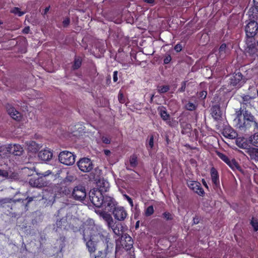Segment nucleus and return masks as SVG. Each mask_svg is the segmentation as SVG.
Segmentation results:
<instances>
[{"instance_id":"nucleus-1","label":"nucleus","mask_w":258,"mask_h":258,"mask_svg":"<svg viewBox=\"0 0 258 258\" xmlns=\"http://www.w3.org/2000/svg\"><path fill=\"white\" fill-rule=\"evenodd\" d=\"M83 239L85 242L88 250L90 253L94 252L97 249V243H102L104 247L105 256L111 253L113 244L110 241L108 234L95 224L93 219L87 220L83 224Z\"/></svg>"},{"instance_id":"nucleus-2","label":"nucleus","mask_w":258,"mask_h":258,"mask_svg":"<svg viewBox=\"0 0 258 258\" xmlns=\"http://www.w3.org/2000/svg\"><path fill=\"white\" fill-rule=\"evenodd\" d=\"M235 115V125L240 131L245 132L252 130L258 131V122L248 110L241 107L236 111Z\"/></svg>"},{"instance_id":"nucleus-3","label":"nucleus","mask_w":258,"mask_h":258,"mask_svg":"<svg viewBox=\"0 0 258 258\" xmlns=\"http://www.w3.org/2000/svg\"><path fill=\"white\" fill-rule=\"evenodd\" d=\"M116 241L115 252L117 253L123 249L126 250L131 249L133 247V241L131 236L124 234L120 238H117Z\"/></svg>"},{"instance_id":"nucleus-4","label":"nucleus","mask_w":258,"mask_h":258,"mask_svg":"<svg viewBox=\"0 0 258 258\" xmlns=\"http://www.w3.org/2000/svg\"><path fill=\"white\" fill-rule=\"evenodd\" d=\"M108 197L105 198L102 195L101 191L95 188L89 192V198L92 203L96 207H104V202ZM108 198H110L108 197Z\"/></svg>"},{"instance_id":"nucleus-5","label":"nucleus","mask_w":258,"mask_h":258,"mask_svg":"<svg viewBox=\"0 0 258 258\" xmlns=\"http://www.w3.org/2000/svg\"><path fill=\"white\" fill-rule=\"evenodd\" d=\"M112 199L107 198L104 202L103 211L101 215L103 218L107 222L109 227L112 228L111 222L112 221L111 215L109 212H111L112 208Z\"/></svg>"},{"instance_id":"nucleus-6","label":"nucleus","mask_w":258,"mask_h":258,"mask_svg":"<svg viewBox=\"0 0 258 258\" xmlns=\"http://www.w3.org/2000/svg\"><path fill=\"white\" fill-rule=\"evenodd\" d=\"M58 160L62 164L66 165H72L75 162L76 156L71 152L63 151L59 154Z\"/></svg>"},{"instance_id":"nucleus-7","label":"nucleus","mask_w":258,"mask_h":258,"mask_svg":"<svg viewBox=\"0 0 258 258\" xmlns=\"http://www.w3.org/2000/svg\"><path fill=\"white\" fill-rule=\"evenodd\" d=\"M245 32L248 38H252L258 32V24L256 21H250L245 26Z\"/></svg>"},{"instance_id":"nucleus-8","label":"nucleus","mask_w":258,"mask_h":258,"mask_svg":"<svg viewBox=\"0 0 258 258\" xmlns=\"http://www.w3.org/2000/svg\"><path fill=\"white\" fill-rule=\"evenodd\" d=\"M79 168L84 172H88L93 169V164L88 158H83L77 162Z\"/></svg>"},{"instance_id":"nucleus-9","label":"nucleus","mask_w":258,"mask_h":258,"mask_svg":"<svg viewBox=\"0 0 258 258\" xmlns=\"http://www.w3.org/2000/svg\"><path fill=\"white\" fill-rule=\"evenodd\" d=\"M72 195L76 200L83 201L86 197V189L83 186H77L74 188Z\"/></svg>"},{"instance_id":"nucleus-10","label":"nucleus","mask_w":258,"mask_h":258,"mask_svg":"<svg viewBox=\"0 0 258 258\" xmlns=\"http://www.w3.org/2000/svg\"><path fill=\"white\" fill-rule=\"evenodd\" d=\"M32 187L41 188L47 186L48 182L45 180L42 176L37 178L32 177L30 179L29 182Z\"/></svg>"},{"instance_id":"nucleus-11","label":"nucleus","mask_w":258,"mask_h":258,"mask_svg":"<svg viewBox=\"0 0 258 258\" xmlns=\"http://www.w3.org/2000/svg\"><path fill=\"white\" fill-rule=\"evenodd\" d=\"M188 186L194 192L199 195L202 196L204 194V191L201 184L196 181H189L187 182Z\"/></svg>"},{"instance_id":"nucleus-12","label":"nucleus","mask_w":258,"mask_h":258,"mask_svg":"<svg viewBox=\"0 0 258 258\" xmlns=\"http://www.w3.org/2000/svg\"><path fill=\"white\" fill-rule=\"evenodd\" d=\"M247 52L251 55H258V49L252 38H248L246 41Z\"/></svg>"},{"instance_id":"nucleus-13","label":"nucleus","mask_w":258,"mask_h":258,"mask_svg":"<svg viewBox=\"0 0 258 258\" xmlns=\"http://www.w3.org/2000/svg\"><path fill=\"white\" fill-rule=\"evenodd\" d=\"M7 151L15 156H20L23 152L22 147L20 145L16 144L9 145L7 147Z\"/></svg>"},{"instance_id":"nucleus-14","label":"nucleus","mask_w":258,"mask_h":258,"mask_svg":"<svg viewBox=\"0 0 258 258\" xmlns=\"http://www.w3.org/2000/svg\"><path fill=\"white\" fill-rule=\"evenodd\" d=\"M230 83L233 86L239 87L243 82L242 81V75L240 72L234 73L231 77Z\"/></svg>"},{"instance_id":"nucleus-15","label":"nucleus","mask_w":258,"mask_h":258,"mask_svg":"<svg viewBox=\"0 0 258 258\" xmlns=\"http://www.w3.org/2000/svg\"><path fill=\"white\" fill-rule=\"evenodd\" d=\"M7 110L8 114L14 119L16 120H19L20 119L21 117V113L16 110L12 106L8 105L7 106Z\"/></svg>"},{"instance_id":"nucleus-16","label":"nucleus","mask_w":258,"mask_h":258,"mask_svg":"<svg viewBox=\"0 0 258 258\" xmlns=\"http://www.w3.org/2000/svg\"><path fill=\"white\" fill-rule=\"evenodd\" d=\"M114 216L117 220L121 221L125 218L126 213L123 208H114Z\"/></svg>"},{"instance_id":"nucleus-17","label":"nucleus","mask_w":258,"mask_h":258,"mask_svg":"<svg viewBox=\"0 0 258 258\" xmlns=\"http://www.w3.org/2000/svg\"><path fill=\"white\" fill-rule=\"evenodd\" d=\"M245 154L249 156L251 160L258 161V149L249 147L246 149Z\"/></svg>"},{"instance_id":"nucleus-18","label":"nucleus","mask_w":258,"mask_h":258,"mask_svg":"<svg viewBox=\"0 0 258 258\" xmlns=\"http://www.w3.org/2000/svg\"><path fill=\"white\" fill-rule=\"evenodd\" d=\"M211 114L215 120H219L221 117V112L219 105H215L212 106L211 109Z\"/></svg>"},{"instance_id":"nucleus-19","label":"nucleus","mask_w":258,"mask_h":258,"mask_svg":"<svg viewBox=\"0 0 258 258\" xmlns=\"http://www.w3.org/2000/svg\"><path fill=\"white\" fill-rule=\"evenodd\" d=\"M97 184L98 188L96 189L100 190L102 193L103 192L107 191L109 188V184L108 182L103 179H99L97 182Z\"/></svg>"},{"instance_id":"nucleus-20","label":"nucleus","mask_w":258,"mask_h":258,"mask_svg":"<svg viewBox=\"0 0 258 258\" xmlns=\"http://www.w3.org/2000/svg\"><path fill=\"white\" fill-rule=\"evenodd\" d=\"M39 158L43 161H49L52 157V153L48 150H44L38 153Z\"/></svg>"},{"instance_id":"nucleus-21","label":"nucleus","mask_w":258,"mask_h":258,"mask_svg":"<svg viewBox=\"0 0 258 258\" xmlns=\"http://www.w3.org/2000/svg\"><path fill=\"white\" fill-rule=\"evenodd\" d=\"M229 53V50L227 47L226 44L223 43L220 46L218 52L216 54L218 57L224 58Z\"/></svg>"},{"instance_id":"nucleus-22","label":"nucleus","mask_w":258,"mask_h":258,"mask_svg":"<svg viewBox=\"0 0 258 258\" xmlns=\"http://www.w3.org/2000/svg\"><path fill=\"white\" fill-rule=\"evenodd\" d=\"M242 100L241 104L245 105L246 106H251L253 105V100L255 98V96H250L248 95H243L241 96Z\"/></svg>"},{"instance_id":"nucleus-23","label":"nucleus","mask_w":258,"mask_h":258,"mask_svg":"<svg viewBox=\"0 0 258 258\" xmlns=\"http://www.w3.org/2000/svg\"><path fill=\"white\" fill-rule=\"evenodd\" d=\"M124 232V228L122 226V225L118 223L116 224V226L115 228H114V234H115L116 236H114V238L117 239V238H120V237L122 236V235H123L124 234H123Z\"/></svg>"},{"instance_id":"nucleus-24","label":"nucleus","mask_w":258,"mask_h":258,"mask_svg":"<svg viewBox=\"0 0 258 258\" xmlns=\"http://www.w3.org/2000/svg\"><path fill=\"white\" fill-rule=\"evenodd\" d=\"M211 175L212 181L214 184L215 187H217L219 185V176L218 172L213 167L211 169Z\"/></svg>"},{"instance_id":"nucleus-25","label":"nucleus","mask_w":258,"mask_h":258,"mask_svg":"<svg viewBox=\"0 0 258 258\" xmlns=\"http://www.w3.org/2000/svg\"><path fill=\"white\" fill-rule=\"evenodd\" d=\"M249 21H256L258 19V10L256 8H251L248 12Z\"/></svg>"},{"instance_id":"nucleus-26","label":"nucleus","mask_w":258,"mask_h":258,"mask_svg":"<svg viewBox=\"0 0 258 258\" xmlns=\"http://www.w3.org/2000/svg\"><path fill=\"white\" fill-rule=\"evenodd\" d=\"M54 198L55 196L53 192H46L43 195L42 199L46 200L47 204H52L55 200Z\"/></svg>"},{"instance_id":"nucleus-27","label":"nucleus","mask_w":258,"mask_h":258,"mask_svg":"<svg viewBox=\"0 0 258 258\" xmlns=\"http://www.w3.org/2000/svg\"><path fill=\"white\" fill-rule=\"evenodd\" d=\"M248 141L251 145L258 147V132L250 136Z\"/></svg>"},{"instance_id":"nucleus-28","label":"nucleus","mask_w":258,"mask_h":258,"mask_svg":"<svg viewBox=\"0 0 258 258\" xmlns=\"http://www.w3.org/2000/svg\"><path fill=\"white\" fill-rule=\"evenodd\" d=\"M236 144L237 146H238L239 148L243 149L244 150L245 153L246 149H247L250 147L246 144L244 139H242L240 138L236 139Z\"/></svg>"},{"instance_id":"nucleus-29","label":"nucleus","mask_w":258,"mask_h":258,"mask_svg":"<svg viewBox=\"0 0 258 258\" xmlns=\"http://www.w3.org/2000/svg\"><path fill=\"white\" fill-rule=\"evenodd\" d=\"M223 134L225 137L230 139H235L237 136V134L235 132L231 130L225 131Z\"/></svg>"},{"instance_id":"nucleus-30","label":"nucleus","mask_w":258,"mask_h":258,"mask_svg":"<svg viewBox=\"0 0 258 258\" xmlns=\"http://www.w3.org/2000/svg\"><path fill=\"white\" fill-rule=\"evenodd\" d=\"M130 165L132 167H135L138 164V158L136 155H132L129 160Z\"/></svg>"},{"instance_id":"nucleus-31","label":"nucleus","mask_w":258,"mask_h":258,"mask_svg":"<svg viewBox=\"0 0 258 258\" xmlns=\"http://www.w3.org/2000/svg\"><path fill=\"white\" fill-rule=\"evenodd\" d=\"M197 105L195 103H192L190 101L187 102L185 104V108L189 111H193L197 108Z\"/></svg>"},{"instance_id":"nucleus-32","label":"nucleus","mask_w":258,"mask_h":258,"mask_svg":"<svg viewBox=\"0 0 258 258\" xmlns=\"http://www.w3.org/2000/svg\"><path fill=\"white\" fill-rule=\"evenodd\" d=\"M147 148L149 151L151 152V150L154 148V137L153 136H151L150 138L148 143L147 144Z\"/></svg>"},{"instance_id":"nucleus-33","label":"nucleus","mask_w":258,"mask_h":258,"mask_svg":"<svg viewBox=\"0 0 258 258\" xmlns=\"http://www.w3.org/2000/svg\"><path fill=\"white\" fill-rule=\"evenodd\" d=\"M169 89V86L168 85L158 86V91L161 94L168 92Z\"/></svg>"},{"instance_id":"nucleus-34","label":"nucleus","mask_w":258,"mask_h":258,"mask_svg":"<svg viewBox=\"0 0 258 258\" xmlns=\"http://www.w3.org/2000/svg\"><path fill=\"white\" fill-rule=\"evenodd\" d=\"M250 224L252 226L254 230L257 231L258 230V220L253 218H252Z\"/></svg>"},{"instance_id":"nucleus-35","label":"nucleus","mask_w":258,"mask_h":258,"mask_svg":"<svg viewBox=\"0 0 258 258\" xmlns=\"http://www.w3.org/2000/svg\"><path fill=\"white\" fill-rule=\"evenodd\" d=\"M11 12L12 13L18 15L19 16H21L24 14V13L23 12H21L20 10V9L17 7H15L11 9Z\"/></svg>"},{"instance_id":"nucleus-36","label":"nucleus","mask_w":258,"mask_h":258,"mask_svg":"<svg viewBox=\"0 0 258 258\" xmlns=\"http://www.w3.org/2000/svg\"><path fill=\"white\" fill-rule=\"evenodd\" d=\"M160 116L161 118L164 120H167L169 119V115L167 113L165 110H161L160 111Z\"/></svg>"},{"instance_id":"nucleus-37","label":"nucleus","mask_w":258,"mask_h":258,"mask_svg":"<svg viewBox=\"0 0 258 258\" xmlns=\"http://www.w3.org/2000/svg\"><path fill=\"white\" fill-rule=\"evenodd\" d=\"M217 155L221 159H222L225 163H226L227 162L229 163V159L228 158V157L226 155H225L222 153L218 152Z\"/></svg>"},{"instance_id":"nucleus-38","label":"nucleus","mask_w":258,"mask_h":258,"mask_svg":"<svg viewBox=\"0 0 258 258\" xmlns=\"http://www.w3.org/2000/svg\"><path fill=\"white\" fill-rule=\"evenodd\" d=\"M154 208L152 206H149L145 211V215L146 216H149L153 214L154 213Z\"/></svg>"},{"instance_id":"nucleus-39","label":"nucleus","mask_w":258,"mask_h":258,"mask_svg":"<svg viewBox=\"0 0 258 258\" xmlns=\"http://www.w3.org/2000/svg\"><path fill=\"white\" fill-rule=\"evenodd\" d=\"M118 100L121 103H124L125 102V98L124 96L123 93L121 91L119 92L118 96Z\"/></svg>"},{"instance_id":"nucleus-40","label":"nucleus","mask_w":258,"mask_h":258,"mask_svg":"<svg viewBox=\"0 0 258 258\" xmlns=\"http://www.w3.org/2000/svg\"><path fill=\"white\" fill-rule=\"evenodd\" d=\"M51 174H52V172L49 170H47L43 173H37V175L42 176L43 178L44 177H46Z\"/></svg>"},{"instance_id":"nucleus-41","label":"nucleus","mask_w":258,"mask_h":258,"mask_svg":"<svg viewBox=\"0 0 258 258\" xmlns=\"http://www.w3.org/2000/svg\"><path fill=\"white\" fill-rule=\"evenodd\" d=\"M81 65V60L79 58L75 59L74 64V69H78Z\"/></svg>"},{"instance_id":"nucleus-42","label":"nucleus","mask_w":258,"mask_h":258,"mask_svg":"<svg viewBox=\"0 0 258 258\" xmlns=\"http://www.w3.org/2000/svg\"><path fill=\"white\" fill-rule=\"evenodd\" d=\"M227 164L232 168L237 167L238 166L237 163L235 160H232L231 161L229 160V163L227 162Z\"/></svg>"},{"instance_id":"nucleus-43","label":"nucleus","mask_w":258,"mask_h":258,"mask_svg":"<svg viewBox=\"0 0 258 258\" xmlns=\"http://www.w3.org/2000/svg\"><path fill=\"white\" fill-rule=\"evenodd\" d=\"M8 172L6 170L0 169V178L7 177L8 176Z\"/></svg>"},{"instance_id":"nucleus-44","label":"nucleus","mask_w":258,"mask_h":258,"mask_svg":"<svg viewBox=\"0 0 258 258\" xmlns=\"http://www.w3.org/2000/svg\"><path fill=\"white\" fill-rule=\"evenodd\" d=\"M38 196H32V197H28L25 200H27V203L26 205V206H27L28 204H29L30 202L35 200Z\"/></svg>"},{"instance_id":"nucleus-45","label":"nucleus","mask_w":258,"mask_h":258,"mask_svg":"<svg viewBox=\"0 0 258 258\" xmlns=\"http://www.w3.org/2000/svg\"><path fill=\"white\" fill-rule=\"evenodd\" d=\"M207 94L206 91H202L199 93L198 96L202 99H205L207 96Z\"/></svg>"},{"instance_id":"nucleus-46","label":"nucleus","mask_w":258,"mask_h":258,"mask_svg":"<svg viewBox=\"0 0 258 258\" xmlns=\"http://www.w3.org/2000/svg\"><path fill=\"white\" fill-rule=\"evenodd\" d=\"M163 217L167 220L172 219V215L169 213L165 212L163 214Z\"/></svg>"},{"instance_id":"nucleus-47","label":"nucleus","mask_w":258,"mask_h":258,"mask_svg":"<svg viewBox=\"0 0 258 258\" xmlns=\"http://www.w3.org/2000/svg\"><path fill=\"white\" fill-rule=\"evenodd\" d=\"M70 19L69 18H66L62 21L63 26L64 27H68L70 24Z\"/></svg>"},{"instance_id":"nucleus-48","label":"nucleus","mask_w":258,"mask_h":258,"mask_svg":"<svg viewBox=\"0 0 258 258\" xmlns=\"http://www.w3.org/2000/svg\"><path fill=\"white\" fill-rule=\"evenodd\" d=\"M186 87V82L184 81L181 83V87L179 89V92H182L185 91Z\"/></svg>"},{"instance_id":"nucleus-49","label":"nucleus","mask_w":258,"mask_h":258,"mask_svg":"<svg viewBox=\"0 0 258 258\" xmlns=\"http://www.w3.org/2000/svg\"><path fill=\"white\" fill-rule=\"evenodd\" d=\"M64 220L61 219L59 221H57L56 222V225L57 227H61L62 226V223H64Z\"/></svg>"},{"instance_id":"nucleus-50","label":"nucleus","mask_w":258,"mask_h":258,"mask_svg":"<svg viewBox=\"0 0 258 258\" xmlns=\"http://www.w3.org/2000/svg\"><path fill=\"white\" fill-rule=\"evenodd\" d=\"M171 59V57L170 55H168L164 59V63L165 64L168 63Z\"/></svg>"},{"instance_id":"nucleus-51","label":"nucleus","mask_w":258,"mask_h":258,"mask_svg":"<svg viewBox=\"0 0 258 258\" xmlns=\"http://www.w3.org/2000/svg\"><path fill=\"white\" fill-rule=\"evenodd\" d=\"M174 49L176 51L179 52L182 50V46L179 44H177L175 46Z\"/></svg>"},{"instance_id":"nucleus-52","label":"nucleus","mask_w":258,"mask_h":258,"mask_svg":"<svg viewBox=\"0 0 258 258\" xmlns=\"http://www.w3.org/2000/svg\"><path fill=\"white\" fill-rule=\"evenodd\" d=\"M102 142L105 144H109L110 142V140L106 137H103L102 138Z\"/></svg>"},{"instance_id":"nucleus-53","label":"nucleus","mask_w":258,"mask_h":258,"mask_svg":"<svg viewBox=\"0 0 258 258\" xmlns=\"http://www.w3.org/2000/svg\"><path fill=\"white\" fill-rule=\"evenodd\" d=\"M124 197L126 198V199L127 200V201L129 202V203L131 204V205L132 206H133V202L132 199L130 197H128V196H127L126 195H124Z\"/></svg>"},{"instance_id":"nucleus-54","label":"nucleus","mask_w":258,"mask_h":258,"mask_svg":"<svg viewBox=\"0 0 258 258\" xmlns=\"http://www.w3.org/2000/svg\"><path fill=\"white\" fill-rule=\"evenodd\" d=\"M30 31V27L29 26L25 27L23 30V33L24 34H28Z\"/></svg>"},{"instance_id":"nucleus-55","label":"nucleus","mask_w":258,"mask_h":258,"mask_svg":"<svg viewBox=\"0 0 258 258\" xmlns=\"http://www.w3.org/2000/svg\"><path fill=\"white\" fill-rule=\"evenodd\" d=\"M199 221H200V220H199V218L198 217H196L194 218L193 223L194 224H198L199 223Z\"/></svg>"},{"instance_id":"nucleus-56","label":"nucleus","mask_w":258,"mask_h":258,"mask_svg":"<svg viewBox=\"0 0 258 258\" xmlns=\"http://www.w3.org/2000/svg\"><path fill=\"white\" fill-rule=\"evenodd\" d=\"M117 71L114 72V82H115L117 81Z\"/></svg>"},{"instance_id":"nucleus-57","label":"nucleus","mask_w":258,"mask_h":258,"mask_svg":"<svg viewBox=\"0 0 258 258\" xmlns=\"http://www.w3.org/2000/svg\"><path fill=\"white\" fill-rule=\"evenodd\" d=\"M145 2L148 3V4H153L155 2L154 0H143Z\"/></svg>"},{"instance_id":"nucleus-58","label":"nucleus","mask_w":258,"mask_h":258,"mask_svg":"<svg viewBox=\"0 0 258 258\" xmlns=\"http://www.w3.org/2000/svg\"><path fill=\"white\" fill-rule=\"evenodd\" d=\"M104 152L106 156H108L111 153V152L108 150H104Z\"/></svg>"},{"instance_id":"nucleus-59","label":"nucleus","mask_w":258,"mask_h":258,"mask_svg":"<svg viewBox=\"0 0 258 258\" xmlns=\"http://www.w3.org/2000/svg\"><path fill=\"white\" fill-rule=\"evenodd\" d=\"M49 7H46L44 10V12H43V15H45L47 14V12L49 11Z\"/></svg>"},{"instance_id":"nucleus-60","label":"nucleus","mask_w":258,"mask_h":258,"mask_svg":"<svg viewBox=\"0 0 258 258\" xmlns=\"http://www.w3.org/2000/svg\"><path fill=\"white\" fill-rule=\"evenodd\" d=\"M254 5L256 8H258V0H253Z\"/></svg>"},{"instance_id":"nucleus-61","label":"nucleus","mask_w":258,"mask_h":258,"mask_svg":"<svg viewBox=\"0 0 258 258\" xmlns=\"http://www.w3.org/2000/svg\"><path fill=\"white\" fill-rule=\"evenodd\" d=\"M139 224H140V221H138L136 223V225H135L136 229H138L139 227Z\"/></svg>"},{"instance_id":"nucleus-62","label":"nucleus","mask_w":258,"mask_h":258,"mask_svg":"<svg viewBox=\"0 0 258 258\" xmlns=\"http://www.w3.org/2000/svg\"><path fill=\"white\" fill-rule=\"evenodd\" d=\"M154 97V94H152L151 96V99H150V102L151 103H152L153 102Z\"/></svg>"},{"instance_id":"nucleus-63","label":"nucleus","mask_w":258,"mask_h":258,"mask_svg":"<svg viewBox=\"0 0 258 258\" xmlns=\"http://www.w3.org/2000/svg\"><path fill=\"white\" fill-rule=\"evenodd\" d=\"M24 200L18 199V200H15V201H14L15 202H21V201H22V202H24Z\"/></svg>"},{"instance_id":"nucleus-64","label":"nucleus","mask_w":258,"mask_h":258,"mask_svg":"<svg viewBox=\"0 0 258 258\" xmlns=\"http://www.w3.org/2000/svg\"><path fill=\"white\" fill-rule=\"evenodd\" d=\"M36 143L35 142H32L31 143V145L32 146H35L36 145Z\"/></svg>"}]
</instances>
